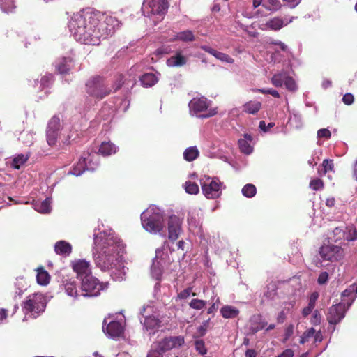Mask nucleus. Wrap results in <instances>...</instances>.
<instances>
[{
  "mask_svg": "<svg viewBox=\"0 0 357 357\" xmlns=\"http://www.w3.org/2000/svg\"><path fill=\"white\" fill-rule=\"evenodd\" d=\"M98 24L96 11L92 8H86L73 14L68 27L77 41L95 45L100 43V39L103 36L98 27Z\"/></svg>",
  "mask_w": 357,
  "mask_h": 357,
  "instance_id": "1",
  "label": "nucleus"
},
{
  "mask_svg": "<svg viewBox=\"0 0 357 357\" xmlns=\"http://www.w3.org/2000/svg\"><path fill=\"white\" fill-rule=\"evenodd\" d=\"M294 17L287 16H275L269 18L264 24L265 29L278 31L286 26L293 21Z\"/></svg>",
  "mask_w": 357,
  "mask_h": 357,
  "instance_id": "15",
  "label": "nucleus"
},
{
  "mask_svg": "<svg viewBox=\"0 0 357 357\" xmlns=\"http://www.w3.org/2000/svg\"><path fill=\"white\" fill-rule=\"evenodd\" d=\"M243 111L248 114H255L259 112L261 107V103L259 101H249L243 105Z\"/></svg>",
  "mask_w": 357,
  "mask_h": 357,
  "instance_id": "29",
  "label": "nucleus"
},
{
  "mask_svg": "<svg viewBox=\"0 0 357 357\" xmlns=\"http://www.w3.org/2000/svg\"><path fill=\"white\" fill-rule=\"evenodd\" d=\"M328 278V274L326 272H322L318 277L317 282L319 284H325Z\"/></svg>",
  "mask_w": 357,
  "mask_h": 357,
  "instance_id": "59",
  "label": "nucleus"
},
{
  "mask_svg": "<svg viewBox=\"0 0 357 357\" xmlns=\"http://www.w3.org/2000/svg\"><path fill=\"white\" fill-rule=\"evenodd\" d=\"M186 62L187 59L185 56H183L181 52L178 51L175 55L167 60V65L169 67H180L184 66Z\"/></svg>",
  "mask_w": 357,
  "mask_h": 357,
  "instance_id": "21",
  "label": "nucleus"
},
{
  "mask_svg": "<svg viewBox=\"0 0 357 357\" xmlns=\"http://www.w3.org/2000/svg\"><path fill=\"white\" fill-rule=\"evenodd\" d=\"M284 84L285 85V87L291 91H294L297 89L296 84L291 77H285Z\"/></svg>",
  "mask_w": 357,
  "mask_h": 357,
  "instance_id": "46",
  "label": "nucleus"
},
{
  "mask_svg": "<svg viewBox=\"0 0 357 357\" xmlns=\"http://www.w3.org/2000/svg\"><path fill=\"white\" fill-rule=\"evenodd\" d=\"M61 128V125L59 117L54 116L49 121L46 129V138L49 146H53L56 145Z\"/></svg>",
  "mask_w": 357,
  "mask_h": 357,
  "instance_id": "12",
  "label": "nucleus"
},
{
  "mask_svg": "<svg viewBox=\"0 0 357 357\" xmlns=\"http://www.w3.org/2000/svg\"><path fill=\"white\" fill-rule=\"evenodd\" d=\"M211 101L208 100L206 98L202 96L200 98H194L189 102V107L191 111L195 114H198L202 112H205L203 114L199 115L201 118H209L217 114L216 109H210Z\"/></svg>",
  "mask_w": 357,
  "mask_h": 357,
  "instance_id": "7",
  "label": "nucleus"
},
{
  "mask_svg": "<svg viewBox=\"0 0 357 357\" xmlns=\"http://www.w3.org/2000/svg\"><path fill=\"white\" fill-rule=\"evenodd\" d=\"M349 305L347 307L344 303H339L331 306L326 314V319L329 324L336 325L339 324L345 317L346 312Z\"/></svg>",
  "mask_w": 357,
  "mask_h": 357,
  "instance_id": "11",
  "label": "nucleus"
},
{
  "mask_svg": "<svg viewBox=\"0 0 357 357\" xmlns=\"http://www.w3.org/2000/svg\"><path fill=\"white\" fill-rule=\"evenodd\" d=\"M0 8L4 13H12L15 8L14 0H0Z\"/></svg>",
  "mask_w": 357,
  "mask_h": 357,
  "instance_id": "37",
  "label": "nucleus"
},
{
  "mask_svg": "<svg viewBox=\"0 0 357 357\" xmlns=\"http://www.w3.org/2000/svg\"><path fill=\"white\" fill-rule=\"evenodd\" d=\"M114 252L116 255L115 267L118 272L116 273L115 278H113V280H121L126 274L124 271L125 255L126 253V245L121 239L113 236V254Z\"/></svg>",
  "mask_w": 357,
  "mask_h": 357,
  "instance_id": "6",
  "label": "nucleus"
},
{
  "mask_svg": "<svg viewBox=\"0 0 357 357\" xmlns=\"http://www.w3.org/2000/svg\"><path fill=\"white\" fill-rule=\"evenodd\" d=\"M315 333V330L314 328H310V329L305 331L303 333V335L309 340L310 338L312 337Z\"/></svg>",
  "mask_w": 357,
  "mask_h": 357,
  "instance_id": "61",
  "label": "nucleus"
},
{
  "mask_svg": "<svg viewBox=\"0 0 357 357\" xmlns=\"http://www.w3.org/2000/svg\"><path fill=\"white\" fill-rule=\"evenodd\" d=\"M37 282L40 285H47L49 283L50 279V276L47 271H46L43 268H38L37 269Z\"/></svg>",
  "mask_w": 357,
  "mask_h": 357,
  "instance_id": "31",
  "label": "nucleus"
},
{
  "mask_svg": "<svg viewBox=\"0 0 357 357\" xmlns=\"http://www.w3.org/2000/svg\"><path fill=\"white\" fill-rule=\"evenodd\" d=\"M102 331L109 337H112V317L111 314H108L102 321Z\"/></svg>",
  "mask_w": 357,
  "mask_h": 357,
  "instance_id": "36",
  "label": "nucleus"
},
{
  "mask_svg": "<svg viewBox=\"0 0 357 357\" xmlns=\"http://www.w3.org/2000/svg\"><path fill=\"white\" fill-rule=\"evenodd\" d=\"M27 284L24 278H17L14 284L13 298H21L24 292L26 290Z\"/></svg>",
  "mask_w": 357,
  "mask_h": 357,
  "instance_id": "23",
  "label": "nucleus"
},
{
  "mask_svg": "<svg viewBox=\"0 0 357 357\" xmlns=\"http://www.w3.org/2000/svg\"><path fill=\"white\" fill-rule=\"evenodd\" d=\"M294 333V326L292 324L287 326L285 330V339L287 340L289 337L292 335Z\"/></svg>",
  "mask_w": 357,
  "mask_h": 357,
  "instance_id": "64",
  "label": "nucleus"
},
{
  "mask_svg": "<svg viewBox=\"0 0 357 357\" xmlns=\"http://www.w3.org/2000/svg\"><path fill=\"white\" fill-rule=\"evenodd\" d=\"M81 283V287L85 292L84 296H96L100 294L102 289V285L98 282V279L93 275H86L83 278Z\"/></svg>",
  "mask_w": 357,
  "mask_h": 357,
  "instance_id": "10",
  "label": "nucleus"
},
{
  "mask_svg": "<svg viewBox=\"0 0 357 357\" xmlns=\"http://www.w3.org/2000/svg\"><path fill=\"white\" fill-rule=\"evenodd\" d=\"M109 85V81L105 77L96 75L86 83V92L94 98L102 99L110 93Z\"/></svg>",
  "mask_w": 357,
  "mask_h": 357,
  "instance_id": "3",
  "label": "nucleus"
},
{
  "mask_svg": "<svg viewBox=\"0 0 357 357\" xmlns=\"http://www.w3.org/2000/svg\"><path fill=\"white\" fill-rule=\"evenodd\" d=\"M191 291H192V289L191 288H187L183 291H181L178 294V298L180 299H185L187 298L188 297H189V296L191 294Z\"/></svg>",
  "mask_w": 357,
  "mask_h": 357,
  "instance_id": "58",
  "label": "nucleus"
},
{
  "mask_svg": "<svg viewBox=\"0 0 357 357\" xmlns=\"http://www.w3.org/2000/svg\"><path fill=\"white\" fill-rule=\"evenodd\" d=\"M322 166L324 168L323 173L326 174L328 172L334 171V165L332 160H324L322 162Z\"/></svg>",
  "mask_w": 357,
  "mask_h": 357,
  "instance_id": "51",
  "label": "nucleus"
},
{
  "mask_svg": "<svg viewBox=\"0 0 357 357\" xmlns=\"http://www.w3.org/2000/svg\"><path fill=\"white\" fill-rule=\"evenodd\" d=\"M347 229L345 234V239L348 241H353L357 240V229L354 225L347 226L345 227Z\"/></svg>",
  "mask_w": 357,
  "mask_h": 357,
  "instance_id": "42",
  "label": "nucleus"
},
{
  "mask_svg": "<svg viewBox=\"0 0 357 357\" xmlns=\"http://www.w3.org/2000/svg\"><path fill=\"white\" fill-rule=\"evenodd\" d=\"M319 296V294L317 291H314L312 293L309 297L308 305L312 307H315L316 302Z\"/></svg>",
  "mask_w": 357,
  "mask_h": 357,
  "instance_id": "56",
  "label": "nucleus"
},
{
  "mask_svg": "<svg viewBox=\"0 0 357 357\" xmlns=\"http://www.w3.org/2000/svg\"><path fill=\"white\" fill-rule=\"evenodd\" d=\"M143 227L149 232L158 233L163 229V216L154 208H148L141 214Z\"/></svg>",
  "mask_w": 357,
  "mask_h": 357,
  "instance_id": "4",
  "label": "nucleus"
},
{
  "mask_svg": "<svg viewBox=\"0 0 357 357\" xmlns=\"http://www.w3.org/2000/svg\"><path fill=\"white\" fill-rule=\"evenodd\" d=\"M160 320L154 316H149L145 317L144 326L146 330H154L159 327Z\"/></svg>",
  "mask_w": 357,
  "mask_h": 357,
  "instance_id": "32",
  "label": "nucleus"
},
{
  "mask_svg": "<svg viewBox=\"0 0 357 357\" xmlns=\"http://www.w3.org/2000/svg\"><path fill=\"white\" fill-rule=\"evenodd\" d=\"M201 186L203 194L207 199H216L221 195L222 183L219 178L214 177L206 178V181L201 180Z\"/></svg>",
  "mask_w": 357,
  "mask_h": 357,
  "instance_id": "9",
  "label": "nucleus"
},
{
  "mask_svg": "<svg viewBox=\"0 0 357 357\" xmlns=\"http://www.w3.org/2000/svg\"><path fill=\"white\" fill-rule=\"evenodd\" d=\"M333 241L337 243L345 238L346 231L342 227H337L332 231Z\"/></svg>",
  "mask_w": 357,
  "mask_h": 357,
  "instance_id": "38",
  "label": "nucleus"
},
{
  "mask_svg": "<svg viewBox=\"0 0 357 357\" xmlns=\"http://www.w3.org/2000/svg\"><path fill=\"white\" fill-rule=\"evenodd\" d=\"M241 192L245 197L251 198L256 195L257 188L253 184L248 183L244 185Z\"/></svg>",
  "mask_w": 357,
  "mask_h": 357,
  "instance_id": "40",
  "label": "nucleus"
},
{
  "mask_svg": "<svg viewBox=\"0 0 357 357\" xmlns=\"http://www.w3.org/2000/svg\"><path fill=\"white\" fill-rule=\"evenodd\" d=\"M113 340L121 338L126 340L124 334L126 327V318L122 313H116L113 315Z\"/></svg>",
  "mask_w": 357,
  "mask_h": 357,
  "instance_id": "16",
  "label": "nucleus"
},
{
  "mask_svg": "<svg viewBox=\"0 0 357 357\" xmlns=\"http://www.w3.org/2000/svg\"><path fill=\"white\" fill-rule=\"evenodd\" d=\"M195 40L193 32L190 30H185L176 33L172 40H181L183 42H192Z\"/></svg>",
  "mask_w": 357,
  "mask_h": 357,
  "instance_id": "28",
  "label": "nucleus"
},
{
  "mask_svg": "<svg viewBox=\"0 0 357 357\" xmlns=\"http://www.w3.org/2000/svg\"><path fill=\"white\" fill-rule=\"evenodd\" d=\"M51 199L46 198L43 202H36L33 204V208L36 211L41 213H47L51 211Z\"/></svg>",
  "mask_w": 357,
  "mask_h": 357,
  "instance_id": "27",
  "label": "nucleus"
},
{
  "mask_svg": "<svg viewBox=\"0 0 357 357\" xmlns=\"http://www.w3.org/2000/svg\"><path fill=\"white\" fill-rule=\"evenodd\" d=\"M199 153L196 146H191L185 149L183 153V157L185 160L191 162L199 156Z\"/></svg>",
  "mask_w": 357,
  "mask_h": 357,
  "instance_id": "33",
  "label": "nucleus"
},
{
  "mask_svg": "<svg viewBox=\"0 0 357 357\" xmlns=\"http://www.w3.org/2000/svg\"><path fill=\"white\" fill-rule=\"evenodd\" d=\"M238 145L241 152L245 154H250L252 153V147L248 143V142L245 139H239Z\"/></svg>",
  "mask_w": 357,
  "mask_h": 357,
  "instance_id": "44",
  "label": "nucleus"
},
{
  "mask_svg": "<svg viewBox=\"0 0 357 357\" xmlns=\"http://www.w3.org/2000/svg\"><path fill=\"white\" fill-rule=\"evenodd\" d=\"M162 353L158 349H152L149 351L146 357H163Z\"/></svg>",
  "mask_w": 357,
  "mask_h": 357,
  "instance_id": "60",
  "label": "nucleus"
},
{
  "mask_svg": "<svg viewBox=\"0 0 357 357\" xmlns=\"http://www.w3.org/2000/svg\"><path fill=\"white\" fill-rule=\"evenodd\" d=\"M28 159V155L19 154L13 159L11 167L14 169H19L20 167L27 161Z\"/></svg>",
  "mask_w": 357,
  "mask_h": 357,
  "instance_id": "35",
  "label": "nucleus"
},
{
  "mask_svg": "<svg viewBox=\"0 0 357 357\" xmlns=\"http://www.w3.org/2000/svg\"><path fill=\"white\" fill-rule=\"evenodd\" d=\"M294 351L290 349H287L284 350L281 354L278 356V357H293Z\"/></svg>",
  "mask_w": 357,
  "mask_h": 357,
  "instance_id": "63",
  "label": "nucleus"
},
{
  "mask_svg": "<svg viewBox=\"0 0 357 357\" xmlns=\"http://www.w3.org/2000/svg\"><path fill=\"white\" fill-rule=\"evenodd\" d=\"M185 190L187 193L191 195H197L199 192L198 185L190 181H185L184 184Z\"/></svg>",
  "mask_w": 357,
  "mask_h": 357,
  "instance_id": "41",
  "label": "nucleus"
},
{
  "mask_svg": "<svg viewBox=\"0 0 357 357\" xmlns=\"http://www.w3.org/2000/svg\"><path fill=\"white\" fill-rule=\"evenodd\" d=\"M46 304L45 296L42 294L36 293L27 296L22 306L26 314H30L36 318L40 313L45 311Z\"/></svg>",
  "mask_w": 357,
  "mask_h": 357,
  "instance_id": "5",
  "label": "nucleus"
},
{
  "mask_svg": "<svg viewBox=\"0 0 357 357\" xmlns=\"http://www.w3.org/2000/svg\"><path fill=\"white\" fill-rule=\"evenodd\" d=\"M144 4L150 13L160 16L165 15L169 6L168 0H144Z\"/></svg>",
  "mask_w": 357,
  "mask_h": 357,
  "instance_id": "14",
  "label": "nucleus"
},
{
  "mask_svg": "<svg viewBox=\"0 0 357 357\" xmlns=\"http://www.w3.org/2000/svg\"><path fill=\"white\" fill-rule=\"evenodd\" d=\"M314 307L310 306L307 305V307H304L302 310V315L304 317H307L311 312H312L314 310Z\"/></svg>",
  "mask_w": 357,
  "mask_h": 357,
  "instance_id": "62",
  "label": "nucleus"
},
{
  "mask_svg": "<svg viewBox=\"0 0 357 357\" xmlns=\"http://www.w3.org/2000/svg\"><path fill=\"white\" fill-rule=\"evenodd\" d=\"M88 159L89 158H86V157L82 156L77 163L73 166L70 173L78 176H80L85 170L94 171L95 167L91 165V160H90L87 165L86 160Z\"/></svg>",
  "mask_w": 357,
  "mask_h": 357,
  "instance_id": "19",
  "label": "nucleus"
},
{
  "mask_svg": "<svg viewBox=\"0 0 357 357\" xmlns=\"http://www.w3.org/2000/svg\"><path fill=\"white\" fill-rule=\"evenodd\" d=\"M108 135L107 137V139L103 140L100 146L98 154L107 157L110 155L112 153V144L110 143V140L109 138V136L110 135L109 131H107L105 133V135Z\"/></svg>",
  "mask_w": 357,
  "mask_h": 357,
  "instance_id": "25",
  "label": "nucleus"
},
{
  "mask_svg": "<svg viewBox=\"0 0 357 357\" xmlns=\"http://www.w3.org/2000/svg\"><path fill=\"white\" fill-rule=\"evenodd\" d=\"M140 82L144 86L151 87L158 82V78L153 73H145L140 77Z\"/></svg>",
  "mask_w": 357,
  "mask_h": 357,
  "instance_id": "30",
  "label": "nucleus"
},
{
  "mask_svg": "<svg viewBox=\"0 0 357 357\" xmlns=\"http://www.w3.org/2000/svg\"><path fill=\"white\" fill-rule=\"evenodd\" d=\"M112 236L105 230L94 234L93 259L97 266L102 271L109 270L112 266Z\"/></svg>",
  "mask_w": 357,
  "mask_h": 357,
  "instance_id": "2",
  "label": "nucleus"
},
{
  "mask_svg": "<svg viewBox=\"0 0 357 357\" xmlns=\"http://www.w3.org/2000/svg\"><path fill=\"white\" fill-rule=\"evenodd\" d=\"M185 343L183 336H169L166 337L158 342V349L161 352H167L173 349H177L182 347Z\"/></svg>",
  "mask_w": 357,
  "mask_h": 357,
  "instance_id": "13",
  "label": "nucleus"
},
{
  "mask_svg": "<svg viewBox=\"0 0 357 357\" xmlns=\"http://www.w3.org/2000/svg\"><path fill=\"white\" fill-rule=\"evenodd\" d=\"M115 91L119 89L124 84V77L121 74L115 76Z\"/></svg>",
  "mask_w": 357,
  "mask_h": 357,
  "instance_id": "55",
  "label": "nucleus"
},
{
  "mask_svg": "<svg viewBox=\"0 0 357 357\" xmlns=\"http://www.w3.org/2000/svg\"><path fill=\"white\" fill-rule=\"evenodd\" d=\"M284 77L282 74H275L271 78V83L275 87H281L284 83Z\"/></svg>",
  "mask_w": 357,
  "mask_h": 357,
  "instance_id": "48",
  "label": "nucleus"
},
{
  "mask_svg": "<svg viewBox=\"0 0 357 357\" xmlns=\"http://www.w3.org/2000/svg\"><path fill=\"white\" fill-rule=\"evenodd\" d=\"M331 136V133L327 128H322L318 130L317 137L319 138L329 139Z\"/></svg>",
  "mask_w": 357,
  "mask_h": 357,
  "instance_id": "54",
  "label": "nucleus"
},
{
  "mask_svg": "<svg viewBox=\"0 0 357 357\" xmlns=\"http://www.w3.org/2000/svg\"><path fill=\"white\" fill-rule=\"evenodd\" d=\"M320 257L324 261L335 262L340 261L344 256L342 247L332 244L323 245L319 251Z\"/></svg>",
  "mask_w": 357,
  "mask_h": 357,
  "instance_id": "8",
  "label": "nucleus"
},
{
  "mask_svg": "<svg viewBox=\"0 0 357 357\" xmlns=\"http://www.w3.org/2000/svg\"><path fill=\"white\" fill-rule=\"evenodd\" d=\"M195 349L201 355H204L207 353V349L205 347V343L202 340H196L195 342Z\"/></svg>",
  "mask_w": 357,
  "mask_h": 357,
  "instance_id": "49",
  "label": "nucleus"
},
{
  "mask_svg": "<svg viewBox=\"0 0 357 357\" xmlns=\"http://www.w3.org/2000/svg\"><path fill=\"white\" fill-rule=\"evenodd\" d=\"M54 251L58 255L66 257L70 255L72 252V246L69 243L65 241H60L56 243Z\"/></svg>",
  "mask_w": 357,
  "mask_h": 357,
  "instance_id": "22",
  "label": "nucleus"
},
{
  "mask_svg": "<svg viewBox=\"0 0 357 357\" xmlns=\"http://www.w3.org/2000/svg\"><path fill=\"white\" fill-rule=\"evenodd\" d=\"M181 220L176 215H172L168 219V238L171 241L178 239L182 232Z\"/></svg>",
  "mask_w": 357,
  "mask_h": 357,
  "instance_id": "17",
  "label": "nucleus"
},
{
  "mask_svg": "<svg viewBox=\"0 0 357 357\" xmlns=\"http://www.w3.org/2000/svg\"><path fill=\"white\" fill-rule=\"evenodd\" d=\"M71 59L63 57L56 62L55 66L60 74L68 73L70 69Z\"/></svg>",
  "mask_w": 357,
  "mask_h": 357,
  "instance_id": "24",
  "label": "nucleus"
},
{
  "mask_svg": "<svg viewBox=\"0 0 357 357\" xmlns=\"http://www.w3.org/2000/svg\"><path fill=\"white\" fill-rule=\"evenodd\" d=\"M321 316L319 310H315L311 318V324L317 326L321 324Z\"/></svg>",
  "mask_w": 357,
  "mask_h": 357,
  "instance_id": "52",
  "label": "nucleus"
},
{
  "mask_svg": "<svg viewBox=\"0 0 357 357\" xmlns=\"http://www.w3.org/2000/svg\"><path fill=\"white\" fill-rule=\"evenodd\" d=\"M200 48L204 52L213 55L217 59L220 60L221 61L228 63H233L234 62V59L231 58L229 55L221 52H218L208 45H202Z\"/></svg>",
  "mask_w": 357,
  "mask_h": 357,
  "instance_id": "20",
  "label": "nucleus"
},
{
  "mask_svg": "<svg viewBox=\"0 0 357 357\" xmlns=\"http://www.w3.org/2000/svg\"><path fill=\"white\" fill-rule=\"evenodd\" d=\"M263 7L271 12H276L281 8L282 4L279 0H266Z\"/></svg>",
  "mask_w": 357,
  "mask_h": 357,
  "instance_id": "34",
  "label": "nucleus"
},
{
  "mask_svg": "<svg viewBox=\"0 0 357 357\" xmlns=\"http://www.w3.org/2000/svg\"><path fill=\"white\" fill-rule=\"evenodd\" d=\"M65 291L69 296L74 298L77 296V286L74 281H69L65 284Z\"/></svg>",
  "mask_w": 357,
  "mask_h": 357,
  "instance_id": "39",
  "label": "nucleus"
},
{
  "mask_svg": "<svg viewBox=\"0 0 357 357\" xmlns=\"http://www.w3.org/2000/svg\"><path fill=\"white\" fill-rule=\"evenodd\" d=\"M84 155H83L84 157H86V158H89L88 160H86L87 165L89 164V162L90 160H91V166H94L95 167V169H96V167L98 165V153H94L92 155L90 154V153H86V154L84 153Z\"/></svg>",
  "mask_w": 357,
  "mask_h": 357,
  "instance_id": "50",
  "label": "nucleus"
},
{
  "mask_svg": "<svg viewBox=\"0 0 357 357\" xmlns=\"http://www.w3.org/2000/svg\"><path fill=\"white\" fill-rule=\"evenodd\" d=\"M309 185L312 190L317 191L324 189V183L323 180L320 178H314L310 181Z\"/></svg>",
  "mask_w": 357,
  "mask_h": 357,
  "instance_id": "43",
  "label": "nucleus"
},
{
  "mask_svg": "<svg viewBox=\"0 0 357 357\" xmlns=\"http://www.w3.org/2000/svg\"><path fill=\"white\" fill-rule=\"evenodd\" d=\"M73 271L77 273V278L82 280L86 275H92L90 264L84 259H79L72 263Z\"/></svg>",
  "mask_w": 357,
  "mask_h": 357,
  "instance_id": "18",
  "label": "nucleus"
},
{
  "mask_svg": "<svg viewBox=\"0 0 357 357\" xmlns=\"http://www.w3.org/2000/svg\"><path fill=\"white\" fill-rule=\"evenodd\" d=\"M52 79L53 76L52 74H48L43 77L40 80L39 89L43 90L44 88L49 86L52 82Z\"/></svg>",
  "mask_w": 357,
  "mask_h": 357,
  "instance_id": "47",
  "label": "nucleus"
},
{
  "mask_svg": "<svg viewBox=\"0 0 357 357\" xmlns=\"http://www.w3.org/2000/svg\"><path fill=\"white\" fill-rule=\"evenodd\" d=\"M206 305V302L200 299H192L189 303L190 307L195 310H202Z\"/></svg>",
  "mask_w": 357,
  "mask_h": 357,
  "instance_id": "45",
  "label": "nucleus"
},
{
  "mask_svg": "<svg viewBox=\"0 0 357 357\" xmlns=\"http://www.w3.org/2000/svg\"><path fill=\"white\" fill-rule=\"evenodd\" d=\"M257 91L263 94H270L275 98H279L280 97L279 93L276 90H274L273 89H257Z\"/></svg>",
  "mask_w": 357,
  "mask_h": 357,
  "instance_id": "53",
  "label": "nucleus"
},
{
  "mask_svg": "<svg viewBox=\"0 0 357 357\" xmlns=\"http://www.w3.org/2000/svg\"><path fill=\"white\" fill-rule=\"evenodd\" d=\"M354 97L350 93H347L344 94L342 98V102L347 105H351L354 102Z\"/></svg>",
  "mask_w": 357,
  "mask_h": 357,
  "instance_id": "57",
  "label": "nucleus"
},
{
  "mask_svg": "<svg viewBox=\"0 0 357 357\" xmlns=\"http://www.w3.org/2000/svg\"><path fill=\"white\" fill-rule=\"evenodd\" d=\"M221 315L225 319L236 318L239 314V310L231 305H225L220 309Z\"/></svg>",
  "mask_w": 357,
  "mask_h": 357,
  "instance_id": "26",
  "label": "nucleus"
}]
</instances>
